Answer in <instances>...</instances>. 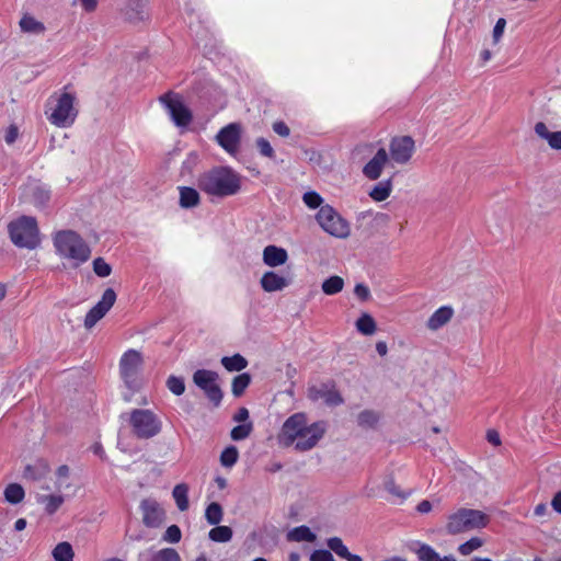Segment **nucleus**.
<instances>
[{"label": "nucleus", "instance_id": "obj_30", "mask_svg": "<svg viewBox=\"0 0 561 561\" xmlns=\"http://www.w3.org/2000/svg\"><path fill=\"white\" fill-rule=\"evenodd\" d=\"M188 486L185 483L176 484L173 489L172 495L175 500L176 506L181 512L188 508Z\"/></svg>", "mask_w": 561, "mask_h": 561}, {"label": "nucleus", "instance_id": "obj_16", "mask_svg": "<svg viewBox=\"0 0 561 561\" xmlns=\"http://www.w3.org/2000/svg\"><path fill=\"white\" fill-rule=\"evenodd\" d=\"M142 363L141 354L138 351L129 350L121 358V375L126 382L134 378Z\"/></svg>", "mask_w": 561, "mask_h": 561}, {"label": "nucleus", "instance_id": "obj_64", "mask_svg": "<svg viewBox=\"0 0 561 561\" xmlns=\"http://www.w3.org/2000/svg\"><path fill=\"white\" fill-rule=\"evenodd\" d=\"M376 351L380 356H385L388 352V346L386 342L379 341L376 343Z\"/></svg>", "mask_w": 561, "mask_h": 561}, {"label": "nucleus", "instance_id": "obj_57", "mask_svg": "<svg viewBox=\"0 0 561 561\" xmlns=\"http://www.w3.org/2000/svg\"><path fill=\"white\" fill-rule=\"evenodd\" d=\"M549 147L553 150H561V130L553 131V137Z\"/></svg>", "mask_w": 561, "mask_h": 561}, {"label": "nucleus", "instance_id": "obj_53", "mask_svg": "<svg viewBox=\"0 0 561 561\" xmlns=\"http://www.w3.org/2000/svg\"><path fill=\"white\" fill-rule=\"evenodd\" d=\"M505 25H506L505 19L500 18L496 21V23L494 25V28H493V39H494L495 43L499 42V39L503 35Z\"/></svg>", "mask_w": 561, "mask_h": 561}, {"label": "nucleus", "instance_id": "obj_32", "mask_svg": "<svg viewBox=\"0 0 561 561\" xmlns=\"http://www.w3.org/2000/svg\"><path fill=\"white\" fill-rule=\"evenodd\" d=\"M356 329L364 335H371L377 329L376 321L370 314L363 313L356 321Z\"/></svg>", "mask_w": 561, "mask_h": 561}, {"label": "nucleus", "instance_id": "obj_3", "mask_svg": "<svg viewBox=\"0 0 561 561\" xmlns=\"http://www.w3.org/2000/svg\"><path fill=\"white\" fill-rule=\"evenodd\" d=\"M54 245L61 257L73 260L77 265L87 262L91 256L90 247L73 230L58 231L54 237Z\"/></svg>", "mask_w": 561, "mask_h": 561}, {"label": "nucleus", "instance_id": "obj_54", "mask_svg": "<svg viewBox=\"0 0 561 561\" xmlns=\"http://www.w3.org/2000/svg\"><path fill=\"white\" fill-rule=\"evenodd\" d=\"M273 130L282 137H287L290 134L289 127L282 121L275 122L273 124Z\"/></svg>", "mask_w": 561, "mask_h": 561}, {"label": "nucleus", "instance_id": "obj_55", "mask_svg": "<svg viewBox=\"0 0 561 561\" xmlns=\"http://www.w3.org/2000/svg\"><path fill=\"white\" fill-rule=\"evenodd\" d=\"M18 136H19L18 127H16V126H14V125H11V126L8 128V130H7V133H5V136H4L5 142H7L8 145L13 144V142L16 140Z\"/></svg>", "mask_w": 561, "mask_h": 561}, {"label": "nucleus", "instance_id": "obj_29", "mask_svg": "<svg viewBox=\"0 0 561 561\" xmlns=\"http://www.w3.org/2000/svg\"><path fill=\"white\" fill-rule=\"evenodd\" d=\"M20 27L23 32L32 34H42L45 31V25L42 22L27 14L20 20Z\"/></svg>", "mask_w": 561, "mask_h": 561}, {"label": "nucleus", "instance_id": "obj_27", "mask_svg": "<svg viewBox=\"0 0 561 561\" xmlns=\"http://www.w3.org/2000/svg\"><path fill=\"white\" fill-rule=\"evenodd\" d=\"M420 561H456L454 557L440 558L439 554L426 543H422L416 551Z\"/></svg>", "mask_w": 561, "mask_h": 561}, {"label": "nucleus", "instance_id": "obj_43", "mask_svg": "<svg viewBox=\"0 0 561 561\" xmlns=\"http://www.w3.org/2000/svg\"><path fill=\"white\" fill-rule=\"evenodd\" d=\"M167 387L175 396H181L185 391V383L182 377L170 376L167 380Z\"/></svg>", "mask_w": 561, "mask_h": 561}, {"label": "nucleus", "instance_id": "obj_5", "mask_svg": "<svg viewBox=\"0 0 561 561\" xmlns=\"http://www.w3.org/2000/svg\"><path fill=\"white\" fill-rule=\"evenodd\" d=\"M11 241L19 248L35 249L39 242L37 221L31 216H21L8 226Z\"/></svg>", "mask_w": 561, "mask_h": 561}, {"label": "nucleus", "instance_id": "obj_50", "mask_svg": "<svg viewBox=\"0 0 561 561\" xmlns=\"http://www.w3.org/2000/svg\"><path fill=\"white\" fill-rule=\"evenodd\" d=\"M385 489L391 493L392 495H396L398 497H400L401 500H405L409 495H410V492H403L401 491L400 486L396 484L394 480L393 479H390L388 481H386L385 483Z\"/></svg>", "mask_w": 561, "mask_h": 561}, {"label": "nucleus", "instance_id": "obj_47", "mask_svg": "<svg viewBox=\"0 0 561 561\" xmlns=\"http://www.w3.org/2000/svg\"><path fill=\"white\" fill-rule=\"evenodd\" d=\"M302 199L305 204L312 209L321 207L323 202L322 197L314 191L305 193Z\"/></svg>", "mask_w": 561, "mask_h": 561}, {"label": "nucleus", "instance_id": "obj_45", "mask_svg": "<svg viewBox=\"0 0 561 561\" xmlns=\"http://www.w3.org/2000/svg\"><path fill=\"white\" fill-rule=\"evenodd\" d=\"M93 271L99 277H107L112 273V267L103 257H96L93 261Z\"/></svg>", "mask_w": 561, "mask_h": 561}, {"label": "nucleus", "instance_id": "obj_59", "mask_svg": "<svg viewBox=\"0 0 561 561\" xmlns=\"http://www.w3.org/2000/svg\"><path fill=\"white\" fill-rule=\"evenodd\" d=\"M416 510L421 514L430 513L432 511V503L427 500H423L417 504Z\"/></svg>", "mask_w": 561, "mask_h": 561}, {"label": "nucleus", "instance_id": "obj_1", "mask_svg": "<svg viewBox=\"0 0 561 561\" xmlns=\"http://www.w3.org/2000/svg\"><path fill=\"white\" fill-rule=\"evenodd\" d=\"M325 431V422L319 421L308 425L304 413H295L283 424L278 440L285 447L295 444L296 450L308 451L319 443Z\"/></svg>", "mask_w": 561, "mask_h": 561}, {"label": "nucleus", "instance_id": "obj_52", "mask_svg": "<svg viewBox=\"0 0 561 561\" xmlns=\"http://www.w3.org/2000/svg\"><path fill=\"white\" fill-rule=\"evenodd\" d=\"M354 294L362 301H367L370 298V290L368 286L362 283L356 284L354 288Z\"/></svg>", "mask_w": 561, "mask_h": 561}, {"label": "nucleus", "instance_id": "obj_31", "mask_svg": "<svg viewBox=\"0 0 561 561\" xmlns=\"http://www.w3.org/2000/svg\"><path fill=\"white\" fill-rule=\"evenodd\" d=\"M73 556L72 546L67 541L59 542L53 549V557L55 561H73Z\"/></svg>", "mask_w": 561, "mask_h": 561}, {"label": "nucleus", "instance_id": "obj_33", "mask_svg": "<svg viewBox=\"0 0 561 561\" xmlns=\"http://www.w3.org/2000/svg\"><path fill=\"white\" fill-rule=\"evenodd\" d=\"M251 383V376L248 373L240 374L232 379L231 391L236 398L241 397Z\"/></svg>", "mask_w": 561, "mask_h": 561}, {"label": "nucleus", "instance_id": "obj_37", "mask_svg": "<svg viewBox=\"0 0 561 561\" xmlns=\"http://www.w3.org/2000/svg\"><path fill=\"white\" fill-rule=\"evenodd\" d=\"M224 512L219 503H210L205 511V518L209 525H218L222 520Z\"/></svg>", "mask_w": 561, "mask_h": 561}, {"label": "nucleus", "instance_id": "obj_14", "mask_svg": "<svg viewBox=\"0 0 561 561\" xmlns=\"http://www.w3.org/2000/svg\"><path fill=\"white\" fill-rule=\"evenodd\" d=\"M414 140L410 136L393 138L390 142V154L394 162L407 163L414 151Z\"/></svg>", "mask_w": 561, "mask_h": 561}, {"label": "nucleus", "instance_id": "obj_2", "mask_svg": "<svg viewBox=\"0 0 561 561\" xmlns=\"http://www.w3.org/2000/svg\"><path fill=\"white\" fill-rule=\"evenodd\" d=\"M197 187L213 197L232 196L241 188V175L229 167H215L199 174Z\"/></svg>", "mask_w": 561, "mask_h": 561}, {"label": "nucleus", "instance_id": "obj_63", "mask_svg": "<svg viewBox=\"0 0 561 561\" xmlns=\"http://www.w3.org/2000/svg\"><path fill=\"white\" fill-rule=\"evenodd\" d=\"M547 512H548V506L545 503L537 504L534 510V514L539 517L545 516L547 514Z\"/></svg>", "mask_w": 561, "mask_h": 561}, {"label": "nucleus", "instance_id": "obj_21", "mask_svg": "<svg viewBox=\"0 0 561 561\" xmlns=\"http://www.w3.org/2000/svg\"><path fill=\"white\" fill-rule=\"evenodd\" d=\"M453 314V308L447 306L440 307L428 318L426 325L430 330L436 331L449 322Z\"/></svg>", "mask_w": 561, "mask_h": 561}, {"label": "nucleus", "instance_id": "obj_28", "mask_svg": "<svg viewBox=\"0 0 561 561\" xmlns=\"http://www.w3.org/2000/svg\"><path fill=\"white\" fill-rule=\"evenodd\" d=\"M145 0H127L126 15L129 21H140L144 19Z\"/></svg>", "mask_w": 561, "mask_h": 561}, {"label": "nucleus", "instance_id": "obj_62", "mask_svg": "<svg viewBox=\"0 0 561 561\" xmlns=\"http://www.w3.org/2000/svg\"><path fill=\"white\" fill-rule=\"evenodd\" d=\"M69 473H70V470L67 465L59 466L57 469V472H56L58 479H66L69 477Z\"/></svg>", "mask_w": 561, "mask_h": 561}, {"label": "nucleus", "instance_id": "obj_40", "mask_svg": "<svg viewBox=\"0 0 561 561\" xmlns=\"http://www.w3.org/2000/svg\"><path fill=\"white\" fill-rule=\"evenodd\" d=\"M238 448L236 446H228L221 451L220 463L224 467L230 468L238 461Z\"/></svg>", "mask_w": 561, "mask_h": 561}, {"label": "nucleus", "instance_id": "obj_44", "mask_svg": "<svg viewBox=\"0 0 561 561\" xmlns=\"http://www.w3.org/2000/svg\"><path fill=\"white\" fill-rule=\"evenodd\" d=\"M483 545V541L482 539L478 538V537H472L471 539H469L468 541L461 543L459 547H458V551L460 554L462 556H468L470 554L471 552H473L474 550L479 549L480 547H482Z\"/></svg>", "mask_w": 561, "mask_h": 561}, {"label": "nucleus", "instance_id": "obj_13", "mask_svg": "<svg viewBox=\"0 0 561 561\" xmlns=\"http://www.w3.org/2000/svg\"><path fill=\"white\" fill-rule=\"evenodd\" d=\"M217 142L228 152L234 153L241 140V126L238 123H230L222 127L217 136Z\"/></svg>", "mask_w": 561, "mask_h": 561}, {"label": "nucleus", "instance_id": "obj_26", "mask_svg": "<svg viewBox=\"0 0 561 561\" xmlns=\"http://www.w3.org/2000/svg\"><path fill=\"white\" fill-rule=\"evenodd\" d=\"M220 363L228 371H241L248 366L247 358L241 354L224 356Z\"/></svg>", "mask_w": 561, "mask_h": 561}, {"label": "nucleus", "instance_id": "obj_51", "mask_svg": "<svg viewBox=\"0 0 561 561\" xmlns=\"http://www.w3.org/2000/svg\"><path fill=\"white\" fill-rule=\"evenodd\" d=\"M310 561H335V559L329 550L319 549L311 553Z\"/></svg>", "mask_w": 561, "mask_h": 561}, {"label": "nucleus", "instance_id": "obj_39", "mask_svg": "<svg viewBox=\"0 0 561 561\" xmlns=\"http://www.w3.org/2000/svg\"><path fill=\"white\" fill-rule=\"evenodd\" d=\"M50 199V192L43 186H35L32 190V202L36 207H45Z\"/></svg>", "mask_w": 561, "mask_h": 561}, {"label": "nucleus", "instance_id": "obj_8", "mask_svg": "<svg viewBox=\"0 0 561 561\" xmlns=\"http://www.w3.org/2000/svg\"><path fill=\"white\" fill-rule=\"evenodd\" d=\"M317 222L329 234L335 238H347L350 236L348 222L330 205L320 207L316 215Z\"/></svg>", "mask_w": 561, "mask_h": 561}, {"label": "nucleus", "instance_id": "obj_61", "mask_svg": "<svg viewBox=\"0 0 561 561\" xmlns=\"http://www.w3.org/2000/svg\"><path fill=\"white\" fill-rule=\"evenodd\" d=\"M551 505L557 513L561 514V491L556 493L551 501Z\"/></svg>", "mask_w": 561, "mask_h": 561}, {"label": "nucleus", "instance_id": "obj_7", "mask_svg": "<svg viewBox=\"0 0 561 561\" xmlns=\"http://www.w3.org/2000/svg\"><path fill=\"white\" fill-rule=\"evenodd\" d=\"M53 102L54 105L50 107L48 121L59 128L70 127L78 116V110L75 106V94L62 92Z\"/></svg>", "mask_w": 561, "mask_h": 561}, {"label": "nucleus", "instance_id": "obj_10", "mask_svg": "<svg viewBox=\"0 0 561 561\" xmlns=\"http://www.w3.org/2000/svg\"><path fill=\"white\" fill-rule=\"evenodd\" d=\"M308 398L312 401L323 400L329 407H337L344 402L333 380L308 388Z\"/></svg>", "mask_w": 561, "mask_h": 561}, {"label": "nucleus", "instance_id": "obj_23", "mask_svg": "<svg viewBox=\"0 0 561 561\" xmlns=\"http://www.w3.org/2000/svg\"><path fill=\"white\" fill-rule=\"evenodd\" d=\"M180 190V206L182 208H194L199 205L201 197L197 190L190 186H181Z\"/></svg>", "mask_w": 561, "mask_h": 561}, {"label": "nucleus", "instance_id": "obj_49", "mask_svg": "<svg viewBox=\"0 0 561 561\" xmlns=\"http://www.w3.org/2000/svg\"><path fill=\"white\" fill-rule=\"evenodd\" d=\"M256 147L260 151V153L267 158H274L275 152L272 148L270 141L263 137H260L256 139Z\"/></svg>", "mask_w": 561, "mask_h": 561}, {"label": "nucleus", "instance_id": "obj_15", "mask_svg": "<svg viewBox=\"0 0 561 561\" xmlns=\"http://www.w3.org/2000/svg\"><path fill=\"white\" fill-rule=\"evenodd\" d=\"M140 510L142 511V522L147 527L156 528L162 524L164 512L156 500H142Z\"/></svg>", "mask_w": 561, "mask_h": 561}, {"label": "nucleus", "instance_id": "obj_6", "mask_svg": "<svg viewBox=\"0 0 561 561\" xmlns=\"http://www.w3.org/2000/svg\"><path fill=\"white\" fill-rule=\"evenodd\" d=\"M128 422L133 434L139 439L152 438L162 431V421L148 409H134L129 413Z\"/></svg>", "mask_w": 561, "mask_h": 561}, {"label": "nucleus", "instance_id": "obj_60", "mask_svg": "<svg viewBox=\"0 0 561 561\" xmlns=\"http://www.w3.org/2000/svg\"><path fill=\"white\" fill-rule=\"evenodd\" d=\"M87 12H93L98 7V0H79Z\"/></svg>", "mask_w": 561, "mask_h": 561}, {"label": "nucleus", "instance_id": "obj_41", "mask_svg": "<svg viewBox=\"0 0 561 561\" xmlns=\"http://www.w3.org/2000/svg\"><path fill=\"white\" fill-rule=\"evenodd\" d=\"M39 501L45 504V510L48 514H54L62 504L64 497L61 495L50 494L42 496Z\"/></svg>", "mask_w": 561, "mask_h": 561}, {"label": "nucleus", "instance_id": "obj_48", "mask_svg": "<svg viewBox=\"0 0 561 561\" xmlns=\"http://www.w3.org/2000/svg\"><path fill=\"white\" fill-rule=\"evenodd\" d=\"M534 130H535V134L539 138L546 140L548 142V145L551 142L552 137H553V131H550L543 122L536 123Z\"/></svg>", "mask_w": 561, "mask_h": 561}, {"label": "nucleus", "instance_id": "obj_4", "mask_svg": "<svg viewBox=\"0 0 561 561\" xmlns=\"http://www.w3.org/2000/svg\"><path fill=\"white\" fill-rule=\"evenodd\" d=\"M490 517L479 510L461 507L448 515L446 531L449 535H458L488 526Z\"/></svg>", "mask_w": 561, "mask_h": 561}, {"label": "nucleus", "instance_id": "obj_36", "mask_svg": "<svg viewBox=\"0 0 561 561\" xmlns=\"http://www.w3.org/2000/svg\"><path fill=\"white\" fill-rule=\"evenodd\" d=\"M24 489L18 483H10L4 490L5 501L11 504H18L24 499Z\"/></svg>", "mask_w": 561, "mask_h": 561}, {"label": "nucleus", "instance_id": "obj_25", "mask_svg": "<svg viewBox=\"0 0 561 561\" xmlns=\"http://www.w3.org/2000/svg\"><path fill=\"white\" fill-rule=\"evenodd\" d=\"M392 192L391 179L378 182L369 192V196L376 202L386 201Z\"/></svg>", "mask_w": 561, "mask_h": 561}, {"label": "nucleus", "instance_id": "obj_22", "mask_svg": "<svg viewBox=\"0 0 561 561\" xmlns=\"http://www.w3.org/2000/svg\"><path fill=\"white\" fill-rule=\"evenodd\" d=\"M327 546L334 551L340 558L347 561H363L358 554L351 553L340 537H331L327 540Z\"/></svg>", "mask_w": 561, "mask_h": 561}, {"label": "nucleus", "instance_id": "obj_11", "mask_svg": "<svg viewBox=\"0 0 561 561\" xmlns=\"http://www.w3.org/2000/svg\"><path fill=\"white\" fill-rule=\"evenodd\" d=\"M116 301V293L112 288L104 290L101 300L92 307L84 318V327L93 328L114 306Z\"/></svg>", "mask_w": 561, "mask_h": 561}, {"label": "nucleus", "instance_id": "obj_24", "mask_svg": "<svg viewBox=\"0 0 561 561\" xmlns=\"http://www.w3.org/2000/svg\"><path fill=\"white\" fill-rule=\"evenodd\" d=\"M286 538L288 541L293 542H313L316 541L317 536L308 526L301 525L289 530Z\"/></svg>", "mask_w": 561, "mask_h": 561}, {"label": "nucleus", "instance_id": "obj_58", "mask_svg": "<svg viewBox=\"0 0 561 561\" xmlns=\"http://www.w3.org/2000/svg\"><path fill=\"white\" fill-rule=\"evenodd\" d=\"M249 419V411L247 408H240L238 412L233 415L234 422H245Z\"/></svg>", "mask_w": 561, "mask_h": 561}, {"label": "nucleus", "instance_id": "obj_38", "mask_svg": "<svg viewBox=\"0 0 561 561\" xmlns=\"http://www.w3.org/2000/svg\"><path fill=\"white\" fill-rule=\"evenodd\" d=\"M379 421V414L373 410H364L357 416V424L363 428H373Z\"/></svg>", "mask_w": 561, "mask_h": 561}, {"label": "nucleus", "instance_id": "obj_42", "mask_svg": "<svg viewBox=\"0 0 561 561\" xmlns=\"http://www.w3.org/2000/svg\"><path fill=\"white\" fill-rule=\"evenodd\" d=\"M252 430V423L239 424L231 430L230 436L233 440H243L251 434Z\"/></svg>", "mask_w": 561, "mask_h": 561}, {"label": "nucleus", "instance_id": "obj_20", "mask_svg": "<svg viewBox=\"0 0 561 561\" xmlns=\"http://www.w3.org/2000/svg\"><path fill=\"white\" fill-rule=\"evenodd\" d=\"M182 561L181 556L174 548H162L157 551L140 552L138 561Z\"/></svg>", "mask_w": 561, "mask_h": 561}, {"label": "nucleus", "instance_id": "obj_34", "mask_svg": "<svg viewBox=\"0 0 561 561\" xmlns=\"http://www.w3.org/2000/svg\"><path fill=\"white\" fill-rule=\"evenodd\" d=\"M232 535L233 531L229 526H219V524L208 533L209 539L215 542H228L231 540Z\"/></svg>", "mask_w": 561, "mask_h": 561}, {"label": "nucleus", "instance_id": "obj_19", "mask_svg": "<svg viewBox=\"0 0 561 561\" xmlns=\"http://www.w3.org/2000/svg\"><path fill=\"white\" fill-rule=\"evenodd\" d=\"M288 260V253L284 248L277 245H267L263 250V262L270 267H277L285 264Z\"/></svg>", "mask_w": 561, "mask_h": 561}, {"label": "nucleus", "instance_id": "obj_12", "mask_svg": "<svg viewBox=\"0 0 561 561\" xmlns=\"http://www.w3.org/2000/svg\"><path fill=\"white\" fill-rule=\"evenodd\" d=\"M160 101L167 106L172 121L179 127H186L192 122L191 111L179 99L170 98V94H164Z\"/></svg>", "mask_w": 561, "mask_h": 561}, {"label": "nucleus", "instance_id": "obj_9", "mask_svg": "<svg viewBox=\"0 0 561 561\" xmlns=\"http://www.w3.org/2000/svg\"><path fill=\"white\" fill-rule=\"evenodd\" d=\"M219 375L214 370L208 369H197L193 374V382L198 387L209 402L218 408L222 401V390L218 385Z\"/></svg>", "mask_w": 561, "mask_h": 561}, {"label": "nucleus", "instance_id": "obj_56", "mask_svg": "<svg viewBox=\"0 0 561 561\" xmlns=\"http://www.w3.org/2000/svg\"><path fill=\"white\" fill-rule=\"evenodd\" d=\"M486 439L490 444L494 446L501 445L500 434L495 430H489L486 432Z\"/></svg>", "mask_w": 561, "mask_h": 561}, {"label": "nucleus", "instance_id": "obj_18", "mask_svg": "<svg viewBox=\"0 0 561 561\" xmlns=\"http://www.w3.org/2000/svg\"><path fill=\"white\" fill-rule=\"evenodd\" d=\"M260 284L264 291L274 293L286 288L290 284V279L273 271H268L263 274Z\"/></svg>", "mask_w": 561, "mask_h": 561}, {"label": "nucleus", "instance_id": "obj_17", "mask_svg": "<svg viewBox=\"0 0 561 561\" xmlns=\"http://www.w3.org/2000/svg\"><path fill=\"white\" fill-rule=\"evenodd\" d=\"M388 159L386 149H378L376 154L364 165L363 174L373 181L379 179Z\"/></svg>", "mask_w": 561, "mask_h": 561}, {"label": "nucleus", "instance_id": "obj_35", "mask_svg": "<svg viewBox=\"0 0 561 561\" xmlns=\"http://www.w3.org/2000/svg\"><path fill=\"white\" fill-rule=\"evenodd\" d=\"M343 287H344V280L342 277H340L337 275L330 276L321 285L322 291L325 295H330V296L339 294L340 291H342Z\"/></svg>", "mask_w": 561, "mask_h": 561}, {"label": "nucleus", "instance_id": "obj_46", "mask_svg": "<svg viewBox=\"0 0 561 561\" xmlns=\"http://www.w3.org/2000/svg\"><path fill=\"white\" fill-rule=\"evenodd\" d=\"M182 538L181 529L178 525H171L162 536V540L170 543H178Z\"/></svg>", "mask_w": 561, "mask_h": 561}]
</instances>
